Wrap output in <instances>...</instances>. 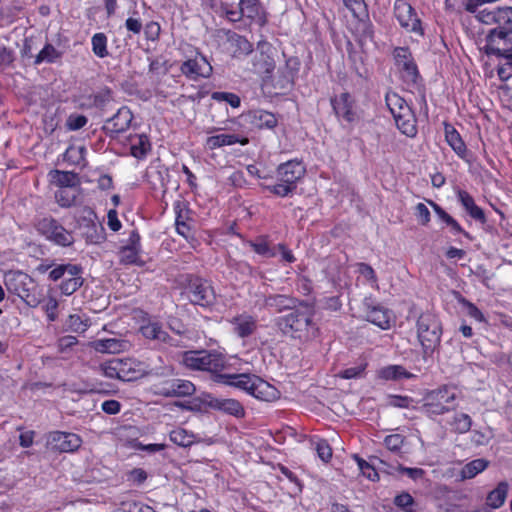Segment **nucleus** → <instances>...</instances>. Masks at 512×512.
I'll return each mask as SVG.
<instances>
[{
	"label": "nucleus",
	"mask_w": 512,
	"mask_h": 512,
	"mask_svg": "<svg viewBox=\"0 0 512 512\" xmlns=\"http://www.w3.org/2000/svg\"><path fill=\"white\" fill-rule=\"evenodd\" d=\"M289 313L275 319V325L284 336L295 339H303L309 336L310 330H317L314 318V309L309 304L298 301L295 308H290Z\"/></svg>",
	"instance_id": "f257e3e1"
},
{
	"label": "nucleus",
	"mask_w": 512,
	"mask_h": 512,
	"mask_svg": "<svg viewBox=\"0 0 512 512\" xmlns=\"http://www.w3.org/2000/svg\"><path fill=\"white\" fill-rule=\"evenodd\" d=\"M4 285L9 293L17 295L29 307H37L44 299L43 289L31 276L22 271L5 272Z\"/></svg>",
	"instance_id": "f03ea898"
},
{
	"label": "nucleus",
	"mask_w": 512,
	"mask_h": 512,
	"mask_svg": "<svg viewBox=\"0 0 512 512\" xmlns=\"http://www.w3.org/2000/svg\"><path fill=\"white\" fill-rule=\"evenodd\" d=\"M180 363L190 370L220 374L226 366L225 356L216 351L191 350L181 354Z\"/></svg>",
	"instance_id": "7ed1b4c3"
},
{
	"label": "nucleus",
	"mask_w": 512,
	"mask_h": 512,
	"mask_svg": "<svg viewBox=\"0 0 512 512\" xmlns=\"http://www.w3.org/2000/svg\"><path fill=\"white\" fill-rule=\"evenodd\" d=\"M417 337L425 355H430L440 344L442 328L437 317L422 313L417 320Z\"/></svg>",
	"instance_id": "20e7f679"
},
{
	"label": "nucleus",
	"mask_w": 512,
	"mask_h": 512,
	"mask_svg": "<svg viewBox=\"0 0 512 512\" xmlns=\"http://www.w3.org/2000/svg\"><path fill=\"white\" fill-rule=\"evenodd\" d=\"M64 276H69V279H64L59 285L62 294L66 296L72 295L84 283L82 277V267L74 264H59L49 271L48 278L51 281H58Z\"/></svg>",
	"instance_id": "39448f33"
},
{
	"label": "nucleus",
	"mask_w": 512,
	"mask_h": 512,
	"mask_svg": "<svg viewBox=\"0 0 512 512\" xmlns=\"http://www.w3.org/2000/svg\"><path fill=\"white\" fill-rule=\"evenodd\" d=\"M456 398V389L449 385H443L427 394L423 408L430 416L443 415L451 410L450 404Z\"/></svg>",
	"instance_id": "423d86ee"
},
{
	"label": "nucleus",
	"mask_w": 512,
	"mask_h": 512,
	"mask_svg": "<svg viewBox=\"0 0 512 512\" xmlns=\"http://www.w3.org/2000/svg\"><path fill=\"white\" fill-rule=\"evenodd\" d=\"M37 231L46 240L60 247H70L74 243L71 231L67 230L53 218H43L36 225Z\"/></svg>",
	"instance_id": "0eeeda50"
},
{
	"label": "nucleus",
	"mask_w": 512,
	"mask_h": 512,
	"mask_svg": "<svg viewBox=\"0 0 512 512\" xmlns=\"http://www.w3.org/2000/svg\"><path fill=\"white\" fill-rule=\"evenodd\" d=\"M186 294L192 304L202 307H209L216 300L212 285L207 280L199 277H191L189 279Z\"/></svg>",
	"instance_id": "6e6552de"
},
{
	"label": "nucleus",
	"mask_w": 512,
	"mask_h": 512,
	"mask_svg": "<svg viewBox=\"0 0 512 512\" xmlns=\"http://www.w3.org/2000/svg\"><path fill=\"white\" fill-rule=\"evenodd\" d=\"M394 14L399 24L408 32L413 33L417 37L424 35L421 21L409 3L404 0H396L394 4Z\"/></svg>",
	"instance_id": "1a4fd4ad"
},
{
	"label": "nucleus",
	"mask_w": 512,
	"mask_h": 512,
	"mask_svg": "<svg viewBox=\"0 0 512 512\" xmlns=\"http://www.w3.org/2000/svg\"><path fill=\"white\" fill-rule=\"evenodd\" d=\"M394 58L402 79L407 84H416L419 78V72L409 49L405 47L395 48Z\"/></svg>",
	"instance_id": "9d476101"
},
{
	"label": "nucleus",
	"mask_w": 512,
	"mask_h": 512,
	"mask_svg": "<svg viewBox=\"0 0 512 512\" xmlns=\"http://www.w3.org/2000/svg\"><path fill=\"white\" fill-rule=\"evenodd\" d=\"M496 23L500 29H494L490 32L488 39L491 47H500L498 41H505L509 32H512V7L496 9Z\"/></svg>",
	"instance_id": "9b49d317"
},
{
	"label": "nucleus",
	"mask_w": 512,
	"mask_h": 512,
	"mask_svg": "<svg viewBox=\"0 0 512 512\" xmlns=\"http://www.w3.org/2000/svg\"><path fill=\"white\" fill-rule=\"evenodd\" d=\"M81 438L68 432L55 431L49 434L47 445L51 450L58 452H74L81 446Z\"/></svg>",
	"instance_id": "f8f14e48"
},
{
	"label": "nucleus",
	"mask_w": 512,
	"mask_h": 512,
	"mask_svg": "<svg viewBox=\"0 0 512 512\" xmlns=\"http://www.w3.org/2000/svg\"><path fill=\"white\" fill-rule=\"evenodd\" d=\"M180 70L185 76L195 80L199 77H209L212 73V66L204 56L198 54L183 62Z\"/></svg>",
	"instance_id": "ddd939ff"
},
{
	"label": "nucleus",
	"mask_w": 512,
	"mask_h": 512,
	"mask_svg": "<svg viewBox=\"0 0 512 512\" xmlns=\"http://www.w3.org/2000/svg\"><path fill=\"white\" fill-rule=\"evenodd\" d=\"M195 386L183 379L165 381L158 387V394L164 397H185L194 394Z\"/></svg>",
	"instance_id": "4468645a"
},
{
	"label": "nucleus",
	"mask_w": 512,
	"mask_h": 512,
	"mask_svg": "<svg viewBox=\"0 0 512 512\" xmlns=\"http://www.w3.org/2000/svg\"><path fill=\"white\" fill-rule=\"evenodd\" d=\"M273 48L268 43H259L253 56V67L258 74H270L275 62L272 57Z\"/></svg>",
	"instance_id": "2eb2a0df"
},
{
	"label": "nucleus",
	"mask_w": 512,
	"mask_h": 512,
	"mask_svg": "<svg viewBox=\"0 0 512 512\" xmlns=\"http://www.w3.org/2000/svg\"><path fill=\"white\" fill-rule=\"evenodd\" d=\"M133 119V114L130 111V109L126 106H123L118 109L117 113L113 115V117L109 118L104 126L103 129L107 133L111 134H119L126 131Z\"/></svg>",
	"instance_id": "dca6fc26"
},
{
	"label": "nucleus",
	"mask_w": 512,
	"mask_h": 512,
	"mask_svg": "<svg viewBox=\"0 0 512 512\" xmlns=\"http://www.w3.org/2000/svg\"><path fill=\"white\" fill-rule=\"evenodd\" d=\"M305 167L298 161H288L277 169L278 181L287 183L296 188V183L305 174Z\"/></svg>",
	"instance_id": "f3484780"
},
{
	"label": "nucleus",
	"mask_w": 512,
	"mask_h": 512,
	"mask_svg": "<svg viewBox=\"0 0 512 512\" xmlns=\"http://www.w3.org/2000/svg\"><path fill=\"white\" fill-rule=\"evenodd\" d=\"M228 322L233 326L234 333L240 338L251 336L257 328L256 318L246 312L235 315Z\"/></svg>",
	"instance_id": "a211bd4d"
},
{
	"label": "nucleus",
	"mask_w": 512,
	"mask_h": 512,
	"mask_svg": "<svg viewBox=\"0 0 512 512\" xmlns=\"http://www.w3.org/2000/svg\"><path fill=\"white\" fill-rule=\"evenodd\" d=\"M121 381H135L147 375L143 364L133 359H118Z\"/></svg>",
	"instance_id": "6ab92c4d"
},
{
	"label": "nucleus",
	"mask_w": 512,
	"mask_h": 512,
	"mask_svg": "<svg viewBox=\"0 0 512 512\" xmlns=\"http://www.w3.org/2000/svg\"><path fill=\"white\" fill-rule=\"evenodd\" d=\"M257 376H251L248 374H216L214 381L218 383H223L226 385L234 386L236 388L242 389L249 394L251 393L253 387V380L256 379Z\"/></svg>",
	"instance_id": "aec40b11"
},
{
	"label": "nucleus",
	"mask_w": 512,
	"mask_h": 512,
	"mask_svg": "<svg viewBox=\"0 0 512 512\" xmlns=\"http://www.w3.org/2000/svg\"><path fill=\"white\" fill-rule=\"evenodd\" d=\"M298 299L284 295V294H270L264 296L263 308L273 309L277 313L288 311L290 308H295L298 304Z\"/></svg>",
	"instance_id": "412c9836"
},
{
	"label": "nucleus",
	"mask_w": 512,
	"mask_h": 512,
	"mask_svg": "<svg viewBox=\"0 0 512 512\" xmlns=\"http://www.w3.org/2000/svg\"><path fill=\"white\" fill-rule=\"evenodd\" d=\"M208 406L212 409L222 411L226 414L235 416V417H243L245 414L244 408L241 403L235 399H225V398H216L212 397L208 401Z\"/></svg>",
	"instance_id": "4be33fe9"
},
{
	"label": "nucleus",
	"mask_w": 512,
	"mask_h": 512,
	"mask_svg": "<svg viewBox=\"0 0 512 512\" xmlns=\"http://www.w3.org/2000/svg\"><path fill=\"white\" fill-rule=\"evenodd\" d=\"M247 121L258 129L274 128L277 125V119L274 114L265 110H252L246 114Z\"/></svg>",
	"instance_id": "5701e85b"
},
{
	"label": "nucleus",
	"mask_w": 512,
	"mask_h": 512,
	"mask_svg": "<svg viewBox=\"0 0 512 512\" xmlns=\"http://www.w3.org/2000/svg\"><path fill=\"white\" fill-rule=\"evenodd\" d=\"M253 381V387L250 394L255 398L267 402L274 401L279 398V391L268 382L259 377H256Z\"/></svg>",
	"instance_id": "b1692460"
},
{
	"label": "nucleus",
	"mask_w": 512,
	"mask_h": 512,
	"mask_svg": "<svg viewBox=\"0 0 512 512\" xmlns=\"http://www.w3.org/2000/svg\"><path fill=\"white\" fill-rule=\"evenodd\" d=\"M95 351L116 354L129 348V343L117 338L98 339L91 343Z\"/></svg>",
	"instance_id": "393cba45"
},
{
	"label": "nucleus",
	"mask_w": 512,
	"mask_h": 512,
	"mask_svg": "<svg viewBox=\"0 0 512 512\" xmlns=\"http://www.w3.org/2000/svg\"><path fill=\"white\" fill-rule=\"evenodd\" d=\"M397 128L406 136L414 137L417 133L416 119L411 108H404V112L394 116Z\"/></svg>",
	"instance_id": "a878e982"
},
{
	"label": "nucleus",
	"mask_w": 512,
	"mask_h": 512,
	"mask_svg": "<svg viewBox=\"0 0 512 512\" xmlns=\"http://www.w3.org/2000/svg\"><path fill=\"white\" fill-rule=\"evenodd\" d=\"M457 197L471 218L481 223L486 222L484 211L475 204L473 197L468 192L459 190L457 192Z\"/></svg>",
	"instance_id": "bb28decb"
},
{
	"label": "nucleus",
	"mask_w": 512,
	"mask_h": 512,
	"mask_svg": "<svg viewBox=\"0 0 512 512\" xmlns=\"http://www.w3.org/2000/svg\"><path fill=\"white\" fill-rule=\"evenodd\" d=\"M333 109L338 117H342L347 122L354 120L352 110V101L348 93H342L339 97L332 100Z\"/></svg>",
	"instance_id": "cd10ccee"
},
{
	"label": "nucleus",
	"mask_w": 512,
	"mask_h": 512,
	"mask_svg": "<svg viewBox=\"0 0 512 512\" xmlns=\"http://www.w3.org/2000/svg\"><path fill=\"white\" fill-rule=\"evenodd\" d=\"M80 195L81 191L79 186L63 187L55 192V199L61 207L68 208L77 204Z\"/></svg>",
	"instance_id": "c85d7f7f"
},
{
	"label": "nucleus",
	"mask_w": 512,
	"mask_h": 512,
	"mask_svg": "<svg viewBox=\"0 0 512 512\" xmlns=\"http://www.w3.org/2000/svg\"><path fill=\"white\" fill-rule=\"evenodd\" d=\"M236 143L245 145L248 143V139L247 138L240 139L235 134H218V135L210 136L206 140V146L210 150H214V149L222 147V146L233 145Z\"/></svg>",
	"instance_id": "c756f323"
},
{
	"label": "nucleus",
	"mask_w": 512,
	"mask_h": 512,
	"mask_svg": "<svg viewBox=\"0 0 512 512\" xmlns=\"http://www.w3.org/2000/svg\"><path fill=\"white\" fill-rule=\"evenodd\" d=\"M366 319L382 329H388L390 327L391 314L383 307L374 306L368 309Z\"/></svg>",
	"instance_id": "7c9ffc66"
},
{
	"label": "nucleus",
	"mask_w": 512,
	"mask_h": 512,
	"mask_svg": "<svg viewBox=\"0 0 512 512\" xmlns=\"http://www.w3.org/2000/svg\"><path fill=\"white\" fill-rule=\"evenodd\" d=\"M377 375L380 379L387 380V381L388 380L398 381L403 378L410 379V378L414 377V375L412 373L408 372L401 365L385 366L378 370Z\"/></svg>",
	"instance_id": "2f4dec72"
},
{
	"label": "nucleus",
	"mask_w": 512,
	"mask_h": 512,
	"mask_svg": "<svg viewBox=\"0 0 512 512\" xmlns=\"http://www.w3.org/2000/svg\"><path fill=\"white\" fill-rule=\"evenodd\" d=\"M445 139L455 153L463 157L466 153V145L457 130L448 123H445Z\"/></svg>",
	"instance_id": "473e14b6"
},
{
	"label": "nucleus",
	"mask_w": 512,
	"mask_h": 512,
	"mask_svg": "<svg viewBox=\"0 0 512 512\" xmlns=\"http://www.w3.org/2000/svg\"><path fill=\"white\" fill-rule=\"evenodd\" d=\"M489 466V461L484 458H478L465 464L461 471V480L472 479L479 473L483 472Z\"/></svg>",
	"instance_id": "72a5a7b5"
},
{
	"label": "nucleus",
	"mask_w": 512,
	"mask_h": 512,
	"mask_svg": "<svg viewBox=\"0 0 512 512\" xmlns=\"http://www.w3.org/2000/svg\"><path fill=\"white\" fill-rule=\"evenodd\" d=\"M508 484L500 482L487 496V505L493 509L500 508L507 497Z\"/></svg>",
	"instance_id": "f704fd0d"
},
{
	"label": "nucleus",
	"mask_w": 512,
	"mask_h": 512,
	"mask_svg": "<svg viewBox=\"0 0 512 512\" xmlns=\"http://www.w3.org/2000/svg\"><path fill=\"white\" fill-rule=\"evenodd\" d=\"M140 331L146 339L156 340L159 342L169 339L168 333L163 330L162 326L157 322H149L141 326Z\"/></svg>",
	"instance_id": "c9c22d12"
},
{
	"label": "nucleus",
	"mask_w": 512,
	"mask_h": 512,
	"mask_svg": "<svg viewBox=\"0 0 512 512\" xmlns=\"http://www.w3.org/2000/svg\"><path fill=\"white\" fill-rule=\"evenodd\" d=\"M52 183L59 188L79 186L78 177L73 172L54 170L51 173Z\"/></svg>",
	"instance_id": "e433bc0d"
},
{
	"label": "nucleus",
	"mask_w": 512,
	"mask_h": 512,
	"mask_svg": "<svg viewBox=\"0 0 512 512\" xmlns=\"http://www.w3.org/2000/svg\"><path fill=\"white\" fill-rule=\"evenodd\" d=\"M451 430L458 434L467 433L472 426V419L466 413H456L449 422Z\"/></svg>",
	"instance_id": "4c0bfd02"
},
{
	"label": "nucleus",
	"mask_w": 512,
	"mask_h": 512,
	"mask_svg": "<svg viewBox=\"0 0 512 512\" xmlns=\"http://www.w3.org/2000/svg\"><path fill=\"white\" fill-rule=\"evenodd\" d=\"M385 100L393 117L404 112V108H410L407 102L394 92L387 93Z\"/></svg>",
	"instance_id": "58836bf2"
},
{
	"label": "nucleus",
	"mask_w": 512,
	"mask_h": 512,
	"mask_svg": "<svg viewBox=\"0 0 512 512\" xmlns=\"http://www.w3.org/2000/svg\"><path fill=\"white\" fill-rule=\"evenodd\" d=\"M77 227L82 230L96 223V215L90 207H83L75 214Z\"/></svg>",
	"instance_id": "ea45409f"
},
{
	"label": "nucleus",
	"mask_w": 512,
	"mask_h": 512,
	"mask_svg": "<svg viewBox=\"0 0 512 512\" xmlns=\"http://www.w3.org/2000/svg\"><path fill=\"white\" fill-rule=\"evenodd\" d=\"M151 145L146 135H138L135 142L131 145V154L138 159H142L146 156L150 150Z\"/></svg>",
	"instance_id": "a19ab883"
},
{
	"label": "nucleus",
	"mask_w": 512,
	"mask_h": 512,
	"mask_svg": "<svg viewBox=\"0 0 512 512\" xmlns=\"http://www.w3.org/2000/svg\"><path fill=\"white\" fill-rule=\"evenodd\" d=\"M139 249L137 246H124L120 250V261L123 264H135V265H143V261L139 257Z\"/></svg>",
	"instance_id": "79ce46f5"
},
{
	"label": "nucleus",
	"mask_w": 512,
	"mask_h": 512,
	"mask_svg": "<svg viewBox=\"0 0 512 512\" xmlns=\"http://www.w3.org/2000/svg\"><path fill=\"white\" fill-rule=\"evenodd\" d=\"M92 51L99 58H105L109 55L107 50V37L104 33H96L91 39Z\"/></svg>",
	"instance_id": "37998d69"
},
{
	"label": "nucleus",
	"mask_w": 512,
	"mask_h": 512,
	"mask_svg": "<svg viewBox=\"0 0 512 512\" xmlns=\"http://www.w3.org/2000/svg\"><path fill=\"white\" fill-rule=\"evenodd\" d=\"M170 440L178 446L187 447L193 443V435L182 428L170 432Z\"/></svg>",
	"instance_id": "c03bdc74"
},
{
	"label": "nucleus",
	"mask_w": 512,
	"mask_h": 512,
	"mask_svg": "<svg viewBox=\"0 0 512 512\" xmlns=\"http://www.w3.org/2000/svg\"><path fill=\"white\" fill-rule=\"evenodd\" d=\"M60 57V53L51 44H46L43 49L37 54L35 64L42 62L52 63Z\"/></svg>",
	"instance_id": "a18cd8bd"
},
{
	"label": "nucleus",
	"mask_w": 512,
	"mask_h": 512,
	"mask_svg": "<svg viewBox=\"0 0 512 512\" xmlns=\"http://www.w3.org/2000/svg\"><path fill=\"white\" fill-rule=\"evenodd\" d=\"M92 105L103 109L112 100L111 90L109 88H103L90 97Z\"/></svg>",
	"instance_id": "49530a36"
},
{
	"label": "nucleus",
	"mask_w": 512,
	"mask_h": 512,
	"mask_svg": "<svg viewBox=\"0 0 512 512\" xmlns=\"http://www.w3.org/2000/svg\"><path fill=\"white\" fill-rule=\"evenodd\" d=\"M82 236L88 243H99L102 236V228L97 223L81 230Z\"/></svg>",
	"instance_id": "de8ad7c7"
},
{
	"label": "nucleus",
	"mask_w": 512,
	"mask_h": 512,
	"mask_svg": "<svg viewBox=\"0 0 512 512\" xmlns=\"http://www.w3.org/2000/svg\"><path fill=\"white\" fill-rule=\"evenodd\" d=\"M118 368H119L118 359L109 360V361L101 364V366H100V370L102 371V373L105 377L120 380V373H118Z\"/></svg>",
	"instance_id": "09e8293b"
},
{
	"label": "nucleus",
	"mask_w": 512,
	"mask_h": 512,
	"mask_svg": "<svg viewBox=\"0 0 512 512\" xmlns=\"http://www.w3.org/2000/svg\"><path fill=\"white\" fill-rule=\"evenodd\" d=\"M355 459L357 461L358 467L361 470L362 474L367 477L369 480L376 481L379 479L378 472L365 460L355 455Z\"/></svg>",
	"instance_id": "8fccbe9b"
},
{
	"label": "nucleus",
	"mask_w": 512,
	"mask_h": 512,
	"mask_svg": "<svg viewBox=\"0 0 512 512\" xmlns=\"http://www.w3.org/2000/svg\"><path fill=\"white\" fill-rule=\"evenodd\" d=\"M315 450L324 462H328L332 457V449L326 440L319 439L315 444Z\"/></svg>",
	"instance_id": "3c124183"
},
{
	"label": "nucleus",
	"mask_w": 512,
	"mask_h": 512,
	"mask_svg": "<svg viewBox=\"0 0 512 512\" xmlns=\"http://www.w3.org/2000/svg\"><path fill=\"white\" fill-rule=\"evenodd\" d=\"M459 303H461L467 311V314L474 318L479 322H483L485 320L483 313L470 301L466 300L463 297L459 298Z\"/></svg>",
	"instance_id": "603ef678"
},
{
	"label": "nucleus",
	"mask_w": 512,
	"mask_h": 512,
	"mask_svg": "<svg viewBox=\"0 0 512 512\" xmlns=\"http://www.w3.org/2000/svg\"><path fill=\"white\" fill-rule=\"evenodd\" d=\"M67 326L74 332H84L88 324L87 321L82 320L79 315H70L67 320Z\"/></svg>",
	"instance_id": "864d4df0"
},
{
	"label": "nucleus",
	"mask_w": 512,
	"mask_h": 512,
	"mask_svg": "<svg viewBox=\"0 0 512 512\" xmlns=\"http://www.w3.org/2000/svg\"><path fill=\"white\" fill-rule=\"evenodd\" d=\"M394 503L402 508L405 512H412V506L414 504V500L409 493H402L395 497Z\"/></svg>",
	"instance_id": "5fc2aeb1"
},
{
	"label": "nucleus",
	"mask_w": 512,
	"mask_h": 512,
	"mask_svg": "<svg viewBox=\"0 0 512 512\" xmlns=\"http://www.w3.org/2000/svg\"><path fill=\"white\" fill-rule=\"evenodd\" d=\"M59 303L56 298L49 297L44 305V311L47 315V318L50 322H53L57 319V309H58Z\"/></svg>",
	"instance_id": "6e6d98bb"
},
{
	"label": "nucleus",
	"mask_w": 512,
	"mask_h": 512,
	"mask_svg": "<svg viewBox=\"0 0 512 512\" xmlns=\"http://www.w3.org/2000/svg\"><path fill=\"white\" fill-rule=\"evenodd\" d=\"M234 41L236 44V50L234 51L235 54L247 55L253 52L252 45L246 38L236 35Z\"/></svg>",
	"instance_id": "4d7b16f0"
},
{
	"label": "nucleus",
	"mask_w": 512,
	"mask_h": 512,
	"mask_svg": "<svg viewBox=\"0 0 512 512\" xmlns=\"http://www.w3.org/2000/svg\"><path fill=\"white\" fill-rule=\"evenodd\" d=\"M412 402L413 399L408 396L390 395L388 397V405L392 407L408 408Z\"/></svg>",
	"instance_id": "13d9d810"
},
{
	"label": "nucleus",
	"mask_w": 512,
	"mask_h": 512,
	"mask_svg": "<svg viewBox=\"0 0 512 512\" xmlns=\"http://www.w3.org/2000/svg\"><path fill=\"white\" fill-rule=\"evenodd\" d=\"M268 189L277 196L285 197L292 193L295 190V187L279 181V183L269 186Z\"/></svg>",
	"instance_id": "bf43d9fd"
},
{
	"label": "nucleus",
	"mask_w": 512,
	"mask_h": 512,
	"mask_svg": "<svg viewBox=\"0 0 512 512\" xmlns=\"http://www.w3.org/2000/svg\"><path fill=\"white\" fill-rule=\"evenodd\" d=\"M239 6L243 14L247 11V16L253 17L258 13L259 0H240Z\"/></svg>",
	"instance_id": "052dcab7"
},
{
	"label": "nucleus",
	"mask_w": 512,
	"mask_h": 512,
	"mask_svg": "<svg viewBox=\"0 0 512 512\" xmlns=\"http://www.w3.org/2000/svg\"><path fill=\"white\" fill-rule=\"evenodd\" d=\"M404 442L400 434H392L385 437L384 443L390 451H398Z\"/></svg>",
	"instance_id": "680f3d73"
},
{
	"label": "nucleus",
	"mask_w": 512,
	"mask_h": 512,
	"mask_svg": "<svg viewBox=\"0 0 512 512\" xmlns=\"http://www.w3.org/2000/svg\"><path fill=\"white\" fill-rule=\"evenodd\" d=\"M345 6L353 13L357 18H360L364 14L365 4L363 0H343Z\"/></svg>",
	"instance_id": "e2e57ef3"
},
{
	"label": "nucleus",
	"mask_w": 512,
	"mask_h": 512,
	"mask_svg": "<svg viewBox=\"0 0 512 512\" xmlns=\"http://www.w3.org/2000/svg\"><path fill=\"white\" fill-rule=\"evenodd\" d=\"M214 99L224 100L228 102L233 108L240 106V98L233 93L217 92L213 94Z\"/></svg>",
	"instance_id": "0e129e2a"
},
{
	"label": "nucleus",
	"mask_w": 512,
	"mask_h": 512,
	"mask_svg": "<svg viewBox=\"0 0 512 512\" xmlns=\"http://www.w3.org/2000/svg\"><path fill=\"white\" fill-rule=\"evenodd\" d=\"M78 343V340L75 336L67 335L63 336L58 340V350L62 353L68 351L72 347H74Z\"/></svg>",
	"instance_id": "69168bd1"
},
{
	"label": "nucleus",
	"mask_w": 512,
	"mask_h": 512,
	"mask_svg": "<svg viewBox=\"0 0 512 512\" xmlns=\"http://www.w3.org/2000/svg\"><path fill=\"white\" fill-rule=\"evenodd\" d=\"M144 33L147 40L155 41L160 34V25L157 22H149L144 28Z\"/></svg>",
	"instance_id": "338daca9"
},
{
	"label": "nucleus",
	"mask_w": 512,
	"mask_h": 512,
	"mask_svg": "<svg viewBox=\"0 0 512 512\" xmlns=\"http://www.w3.org/2000/svg\"><path fill=\"white\" fill-rule=\"evenodd\" d=\"M87 118L84 115H71L67 120V126L70 130H78L84 127Z\"/></svg>",
	"instance_id": "774afa93"
}]
</instances>
